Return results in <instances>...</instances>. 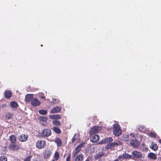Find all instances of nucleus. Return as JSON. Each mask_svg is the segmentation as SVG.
Wrapping results in <instances>:
<instances>
[{
  "label": "nucleus",
  "mask_w": 161,
  "mask_h": 161,
  "mask_svg": "<svg viewBox=\"0 0 161 161\" xmlns=\"http://www.w3.org/2000/svg\"><path fill=\"white\" fill-rule=\"evenodd\" d=\"M130 136L132 137L133 138H135L134 134L132 133H130Z\"/></svg>",
  "instance_id": "44"
},
{
  "label": "nucleus",
  "mask_w": 161,
  "mask_h": 161,
  "mask_svg": "<svg viewBox=\"0 0 161 161\" xmlns=\"http://www.w3.org/2000/svg\"><path fill=\"white\" fill-rule=\"evenodd\" d=\"M43 45H41V46H42Z\"/></svg>",
  "instance_id": "51"
},
{
  "label": "nucleus",
  "mask_w": 161,
  "mask_h": 161,
  "mask_svg": "<svg viewBox=\"0 0 161 161\" xmlns=\"http://www.w3.org/2000/svg\"><path fill=\"white\" fill-rule=\"evenodd\" d=\"M79 135H77L76 137V134H75L72 139V143H73L77 139H79Z\"/></svg>",
  "instance_id": "33"
},
{
  "label": "nucleus",
  "mask_w": 161,
  "mask_h": 161,
  "mask_svg": "<svg viewBox=\"0 0 161 161\" xmlns=\"http://www.w3.org/2000/svg\"><path fill=\"white\" fill-rule=\"evenodd\" d=\"M3 148L6 150H7V147H4Z\"/></svg>",
  "instance_id": "49"
},
{
  "label": "nucleus",
  "mask_w": 161,
  "mask_h": 161,
  "mask_svg": "<svg viewBox=\"0 0 161 161\" xmlns=\"http://www.w3.org/2000/svg\"><path fill=\"white\" fill-rule=\"evenodd\" d=\"M40 119L41 122L44 121H46L47 120L46 118L45 117H42Z\"/></svg>",
  "instance_id": "41"
},
{
  "label": "nucleus",
  "mask_w": 161,
  "mask_h": 161,
  "mask_svg": "<svg viewBox=\"0 0 161 161\" xmlns=\"http://www.w3.org/2000/svg\"><path fill=\"white\" fill-rule=\"evenodd\" d=\"M53 102L54 104L56 103L57 102L56 99L53 98Z\"/></svg>",
  "instance_id": "43"
},
{
  "label": "nucleus",
  "mask_w": 161,
  "mask_h": 161,
  "mask_svg": "<svg viewBox=\"0 0 161 161\" xmlns=\"http://www.w3.org/2000/svg\"><path fill=\"white\" fill-rule=\"evenodd\" d=\"M28 136L25 134H22L18 136V139L20 142H25L28 139Z\"/></svg>",
  "instance_id": "10"
},
{
  "label": "nucleus",
  "mask_w": 161,
  "mask_h": 161,
  "mask_svg": "<svg viewBox=\"0 0 161 161\" xmlns=\"http://www.w3.org/2000/svg\"><path fill=\"white\" fill-rule=\"evenodd\" d=\"M12 93L8 90L4 92L5 97L7 99H10L12 97Z\"/></svg>",
  "instance_id": "20"
},
{
  "label": "nucleus",
  "mask_w": 161,
  "mask_h": 161,
  "mask_svg": "<svg viewBox=\"0 0 161 161\" xmlns=\"http://www.w3.org/2000/svg\"><path fill=\"white\" fill-rule=\"evenodd\" d=\"M31 104L33 106L37 107L40 105L41 103L36 98H34L31 101Z\"/></svg>",
  "instance_id": "12"
},
{
  "label": "nucleus",
  "mask_w": 161,
  "mask_h": 161,
  "mask_svg": "<svg viewBox=\"0 0 161 161\" xmlns=\"http://www.w3.org/2000/svg\"><path fill=\"white\" fill-rule=\"evenodd\" d=\"M71 158V154L69 153L66 158V161H70Z\"/></svg>",
  "instance_id": "39"
},
{
  "label": "nucleus",
  "mask_w": 161,
  "mask_h": 161,
  "mask_svg": "<svg viewBox=\"0 0 161 161\" xmlns=\"http://www.w3.org/2000/svg\"><path fill=\"white\" fill-rule=\"evenodd\" d=\"M158 147L157 144L153 142H152V146L150 147V148L154 151L157 150L158 149Z\"/></svg>",
  "instance_id": "28"
},
{
  "label": "nucleus",
  "mask_w": 161,
  "mask_h": 161,
  "mask_svg": "<svg viewBox=\"0 0 161 161\" xmlns=\"http://www.w3.org/2000/svg\"><path fill=\"white\" fill-rule=\"evenodd\" d=\"M51 151L49 149L46 150L43 153V157L45 158H48L51 155Z\"/></svg>",
  "instance_id": "13"
},
{
  "label": "nucleus",
  "mask_w": 161,
  "mask_h": 161,
  "mask_svg": "<svg viewBox=\"0 0 161 161\" xmlns=\"http://www.w3.org/2000/svg\"><path fill=\"white\" fill-rule=\"evenodd\" d=\"M124 141H127L129 140V136L128 135H125L123 137Z\"/></svg>",
  "instance_id": "38"
},
{
  "label": "nucleus",
  "mask_w": 161,
  "mask_h": 161,
  "mask_svg": "<svg viewBox=\"0 0 161 161\" xmlns=\"http://www.w3.org/2000/svg\"><path fill=\"white\" fill-rule=\"evenodd\" d=\"M130 146H131L134 147L136 148L138 147L139 146V142L138 140L136 139L132 140L130 143Z\"/></svg>",
  "instance_id": "9"
},
{
  "label": "nucleus",
  "mask_w": 161,
  "mask_h": 161,
  "mask_svg": "<svg viewBox=\"0 0 161 161\" xmlns=\"http://www.w3.org/2000/svg\"><path fill=\"white\" fill-rule=\"evenodd\" d=\"M53 116V118L56 119V120L60 119L61 118V116L58 114L54 115Z\"/></svg>",
  "instance_id": "35"
},
{
  "label": "nucleus",
  "mask_w": 161,
  "mask_h": 161,
  "mask_svg": "<svg viewBox=\"0 0 161 161\" xmlns=\"http://www.w3.org/2000/svg\"><path fill=\"white\" fill-rule=\"evenodd\" d=\"M148 135L152 138H155L156 137V134L154 132H150L148 133Z\"/></svg>",
  "instance_id": "30"
},
{
  "label": "nucleus",
  "mask_w": 161,
  "mask_h": 161,
  "mask_svg": "<svg viewBox=\"0 0 161 161\" xmlns=\"http://www.w3.org/2000/svg\"><path fill=\"white\" fill-rule=\"evenodd\" d=\"M41 124L42 125H47V121H44L41 122Z\"/></svg>",
  "instance_id": "42"
},
{
  "label": "nucleus",
  "mask_w": 161,
  "mask_h": 161,
  "mask_svg": "<svg viewBox=\"0 0 161 161\" xmlns=\"http://www.w3.org/2000/svg\"><path fill=\"white\" fill-rule=\"evenodd\" d=\"M85 161H90L89 160V159L88 158H87L86 159V160H85Z\"/></svg>",
  "instance_id": "47"
},
{
  "label": "nucleus",
  "mask_w": 161,
  "mask_h": 161,
  "mask_svg": "<svg viewBox=\"0 0 161 161\" xmlns=\"http://www.w3.org/2000/svg\"><path fill=\"white\" fill-rule=\"evenodd\" d=\"M104 155V153L103 152H99L95 156V159H98Z\"/></svg>",
  "instance_id": "24"
},
{
  "label": "nucleus",
  "mask_w": 161,
  "mask_h": 161,
  "mask_svg": "<svg viewBox=\"0 0 161 161\" xmlns=\"http://www.w3.org/2000/svg\"><path fill=\"white\" fill-rule=\"evenodd\" d=\"M61 108L58 106L54 107L51 110V113L52 114L57 113L61 111Z\"/></svg>",
  "instance_id": "23"
},
{
  "label": "nucleus",
  "mask_w": 161,
  "mask_h": 161,
  "mask_svg": "<svg viewBox=\"0 0 161 161\" xmlns=\"http://www.w3.org/2000/svg\"><path fill=\"white\" fill-rule=\"evenodd\" d=\"M119 159H118V158L117 159H115L113 161H119Z\"/></svg>",
  "instance_id": "46"
},
{
  "label": "nucleus",
  "mask_w": 161,
  "mask_h": 161,
  "mask_svg": "<svg viewBox=\"0 0 161 161\" xmlns=\"http://www.w3.org/2000/svg\"><path fill=\"white\" fill-rule=\"evenodd\" d=\"M59 153L58 152H56L54 155V160L57 161L58 160L59 158Z\"/></svg>",
  "instance_id": "29"
},
{
  "label": "nucleus",
  "mask_w": 161,
  "mask_h": 161,
  "mask_svg": "<svg viewBox=\"0 0 161 161\" xmlns=\"http://www.w3.org/2000/svg\"><path fill=\"white\" fill-rule=\"evenodd\" d=\"M54 142L57 144L58 147H61L62 144L61 140L59 138H56L54 139Z\"/></svg>",
  "instance_id": "22"
},
{
  "label": "nucleus",
  "mask_w": 161,
  "mask_h": 161,
  "mask_svg": "<svg viewBox=\"0 0 161 161\" xmlns=\"http://www.w3.org/2000/svg\"><path fill=\"white\" fill-rule=\"evenodd\" d=\"M41 98L42 99H44L45 98V97L44 96H42L41 97Z\"/></svg>",
  "instance_id": "45"
},
{
  "label": "nucleus",
  "mask_w": 161,
  "mask_h": 161,
  "mask_svg": "<svg viewBox=\"0 0 161 161\" xmlns=\"http://www.w3.org/2000/svg\"><path fill=\"white\" fill-rule=\"evenodd\" d=\"M7 158L4 155H3L0 157V161H7Z\"/></svg>",
  "instance_id": "34"
},
{
  "label": "nucleus",
  "mask_w": 161,
  "mask_h": 161,
  "mask_svg": "<svg viewBox=\"0 0 161 161\" xmlns=\"http://www.w3.org/2000/svg\"><path fill=\"white\" fill-rule=\"evenodd\" d=\"M132 156L128 153H125L123 154L122 155H119L118 157V158L119 159H132Z\"/></svg>",
  "instance_id": "7"
},
{
  "label": "nucleus",
  "mask_w": 161,
  "mask_h": 161,
  "mask_svg": "<svg viewBox=\"0 0 161 161\" xmlns=\"http://www.w3.org/2000/svg\"><path fill=\"white\" fill-rule=\"evenodd\" d=\"M92 137V141L93 142H97L99 139V137L97 134L91 135Z\"/></svg>",
  "instance_id": "18"
},
{
  "label": "nucleus",
  "mask_w": 161,
  "mask_h": 161,
  "mask_svg": "<svg viewBox=\"0 0 161 161\" xmlns=\"http://www.w3.org/2000/svg\"><path fill=\"white\" fill-rule=\"evenodd\" d=\"M52 124L56 126H60L61 125L60 122L57 120H53L52 121Z\"/></svg>",
  "instance_id": "27"
},
{
  "label": "nucleus",
  "mask_w": 161,
  "mask_h": 161,
  "mask_svg": "<svg viewBox=\"0 0 161 161\" xmlns=\"http://www.w3.org/2000/svg\"><path fill=\"white\" fill-rule=\"evenodd\" d=\"M10 105L13 108H17L18 105L17 103L15 101H12L10 103Z\"/></svg>",
  "instance_id": "25"
},
{
  "label": "nucleus",
  "mask_w": 161,
  "mask_h": 161,
  "mask_svg": "<svg viewBox=\"0 0 161 161\" xmlns=\"http://www.w3.org/2000/svg\"><path fill=\"white\" fill-rule=\"evenodd\" d=\"M21 145L18 144L16 143H10L8 146V149L10 151L13 152L18 151L21 149Z\"/></svg>",
  "instance_id": "1"
},
{
  "label": "nucleus",
  "mask_w": 161,
  "mask_h": 161,
  "mask_svg": "<svg viewBox=\"0 0 161 161\" xmlns=\"http://www.w3.org/2000/svg\"><path fill=\"white\" fill-rule=\"evenodd\" d=\"M46 145V142L44 140H38L36 143V147L39 149H42Z\"/></svg>",
  "instance_id": "6"
},
{
  "label": "nucleus",
  "mask_w": 161,
  "mask_h": 161,
  "mask_svg": "<svg viewBox=\"0 0 161 161\" xmlns=\"http://www.w3.org/2000/svg\"><path fill=\"white\" fill-rule=\"evenodd\" d=\"M105 148L108 150L109 149H112L111 146L110 145V144L106 145L105 146Z\"/></svg>",
  "instance_id": "40"
},
{
  "label": "nucleus",
  "mask_w": 161,
  "mask_h": 161,
  "mask_svg": "<svg viewBox=\"0 0 161 161\" xmlns=\"http://www.w3.org/2000/svg\"><path fill=\"white\" fill-rule=\"evenodd\" d=\"M14 116V115L13 114L9 112H7L5 114L4 118L5 119H12Z\"/></svg>",
  "instance_id": "15"
},
{
  "label": "nucleus",
  "mask_w": 161,
  "mask_h": 161,
  "mask_svg": "<svg viewBox=\"0 0 161 161\" xmlns=\"http://www.w3.org/2000/svg\"><path fill=\"white\" fill-rule=\"evenodd\" d=\"M52 161H55V160H54V159H53Z\"/></svg>",
  "instance_id": "50"
},
{
  "label": "nucleus",
  "mask_w": 161,
  "mask_h": 161,
  "mask_svg": "<svg viewBox=\"0 0 161 161\" xmlns=\"http://www.w3.org/2000/svg\"><path fill=\"white\" fill-rule=\"evenodd\" d=\"M32 156H29L25 158L24 160V161H31Z\"/></svg>",
  "instance_id": "37"
},
{
  "label": "nucleus",
  "mask_w": 161,
  "mask_h": 161,
  "mask_svg": "<svg viewBox=\"0 0 161 161\" xmlns=\"http://www.w3.org/2000/svg\"><path fill=\"white\" fill-rule=\"evenodd\" d=\"M39 113L41 114L46 115L47 114V112L45 110H39Z\"/></svg>",
  "instance_id": "32"
},
{
  "label": "nucleus",
  "mask_w": 161,
  "mask_h": 161,
  "mask_svg": "<svg viewBox=\"0 0 161 161\" xmlns=\"http://www.w3.org/2000/svg\"><path fill=\"white\" fill-rule=\"evenodd\" d=\"M34 97L33 95L32 94H27L26 95L25 98V100L26 102L28 103L31 102V101L33 99Z\"/></svg>",
  "instance_id": "17"
},
{
  "label": "nucleus",
  "mask_w": 161,
  "mask_h": 161,
  "mask_svg": "<svg viewBox=\"0 0 161 161\" xmlns=\"http://www.w3.org/2000/svg\"><path fill=\"white\" fill-rule=\"evenodd\" d=\"M72 158H75L74 161H83L84 158V155L81 153Z\"/></svg>",
  "instance_id": "11"
},
{
  "label": "nucleus",
  "mask_w": 161,
  "mask_h": 161,
  "mask_svg": "<svg viewBox=\"0 0 161 161\" xmlns=\"http://www.w3.org/2000/svg\"><path fill=\"white\" fill-rule=\"evenodd\" d=\"M147 157L150 159L153 160H156L157 158V155L152 152H150L148 153Z\"/></svg>",
  "instance_id": "16"
},
{
  "label": "nucleus",
  "mask_w": 161,
  "mask_h": 161,
  "mask_svg": "<svg viewBox=\"0 0 161 161\" xmlns=\"http://www.w3.org/2000/svg\"><path fill=\"white\" fill-rule=\"evenodd\" d=\"M52 134L51 130L48 129H44L41 131V136L42 137H48Z\"/></svg>",
  "instance_id": "5"
},
{
  "label": "nucleus",
  "mask_w": 161,
  "mask_h": 161,
  "mask_svg": "<svg viewBox=\"0 0 161 161\" xmlns=\"http://www.w3.org/2000/svg\"><path fill=\"white\" fill-rule=\"evenodd\" d=\"M113 133L115 136H119L121 134V130L119 125L117 123L114 124L113 126Z\"/></svg>",
  "instance_id": "2"
},
{
  "label": "nucleus",
  "mask_w": 161,
  "mask_h": 161,
  "mask_svg": "<svg viewBox=\"0 0 161 161\" xmlns=\"http://www.w3.org/2000/svg\"><path fill=\"white\" fill-rule=\"evenodd\" d=\"M122 145V142H120L119 140L116 141L115 142L110 144L112 148L115 147H117L118 146H120Z\"/></svg>",
  "instance_id": "14"
},
{
  "label": "nucleus",
  "mask_w": 161,
  "mask_h": 161,
  "mask_svg": "<svg viewBox=\"0 0 161 161\" xmlns=\"http://www.w3.org/2000/svg\"><path fill=\"white\" fill-rule=\"evenodd\" d=\"M113 140L112 137H107L105 138L104 140H103L101 141L100 142V143L101 144H103L109 143L110 142H112Z\"/></svg>",
  "instance_id": "19"
},
{
  "label": "nucleus",
  "mask_w": 161,
  "mask_h": 161,
  "mask_svg": "<svg viewBox=\"0 0 161 161\" xmlns=\"http://www.w3.org/2000/svg\"><path fill=\"white\" fill-rule=\"evenodd\" d=\"M132 159L134 160L141 159L142 158V154L141 152L136 150L133 151L132 153Z\"/></svg>",
  "instance_id": "3"
},
{
  "label": "nucleus",
  "mask_w": 161,
  "mask_h": 161,
  "mask_svg": "<svg viewBox=\"0 0 161 161\" xmlns=\"http://www.w3.org/2000/svg\"><path fill=\"white\" fill-rule=\"evenodd\" d=\"M141 147L142 148L143 151H147L148 150V148L146 147L145 144L143 143L141 145Z\"/></svg>",
  "instance_id": "31"
},
{
  "label": "nucleus",
  "mask_w": 161,
  "mask_h": 161,
  "mask_svg": "<svg viewBox=\"0 0 161 161\" xmlns=\"http://www.w3.org/2000/svg\"><path fill=\"white\" fill-rule=\"evenodd\" d=\"M8 140L10 141V143H16L17 138L14 135H11L10 136Z\"/></svg>",
  "instance_id": "21"
},
{
  "label": "nucleus",
  "mask_w": 161,
  "mask_h": 161,
  "mask_svg": "<svg viewBox=\"0 0 161 161\" xmlns=\"http://www.w3.org/2000/svg\"><path fill=\"white\" fill-rule=\"evenodd\" d=\"M144 125H140L138 127V130L140 131H144Z\"/></svg>",
  "instance_id": "36"
},
{
  "label": "nucleus",
  "mask_w": 161,
  "mask_h": 161,
  "mask_svg": "<svg viewBox=\"0 0 161 161\" xmlns=\"http://www.w3.org/2000/svg\"><path fill=\"white\" fill-rule=\"evenodd\" d=\"M159 142L161 144V139L159 140Z\"/></svg>",
  "instance_id": "48"
},
{
  "label": "nucleus",
  "mask_w": 161,
  "mask_h": 161,
  "mask_svg": "<svg viewBox=\"0 0 161 161\" xmlns=\"http://www.w3.org/2000/svg\"><path fill=\"white\" fill-rule=\"evenodd\" d=\"M101 128L98 126H96L92 128L90 131V135H93L96 133L99 132L101 130Z\"/></svg>",
  "instance_id": "8"
},
{
  "label": "nucleus",
  "mask_w": 161,
  "mask_h": 161,
  "mask_svg": "<svg viewBox=\"0 0 161 161\" xmlns=\"http://www.w3.org/2000/svg\"><path fill=\"white\" fill-rule=\"evenodd\" d=\"M84 144V143H81L76 147L72 152V157H75L78 155V153L81 151V148Z\"/></svg>",
  "instance_id": "4"
},
{
  "label": "nucleus",
  "mask_w": 161,
  "mask_h": 161,
  "mask_svg": "<svg viewBox=\"0 0 161 161\" xmlns=\"http://www.w3.org/2000/svg\"><path fill=\"white\" fill-rule=\"evenodd\" d=\"M53 130L56 133L59 134L61 133V131L60 129L57 127H53Z\"/></svg>",
  "instance_id": "26"
}]
</instances>
